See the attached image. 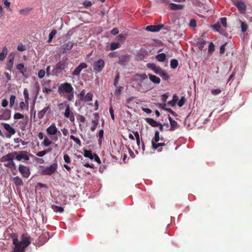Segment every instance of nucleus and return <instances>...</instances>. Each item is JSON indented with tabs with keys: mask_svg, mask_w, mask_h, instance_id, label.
I'll return each mask as SVG.
<instances>
[{
	"mask_svg": "<svg viewBox=\"0 0 252 252\" xmlns=\"http://www.w3.org/2000/svg\"><path fill=\"white\" fill-rule=\"evenodd\" d=\"M123 89V87L122 86L118 87V88L115 91V94H117V95L120 94H121Z\"/></svg>",
	"mask_w": 252,
	"mask_h": 252,
	"instance_id": "obj_61",
	"label": "nucleus"
},
{
	"mask_svg": "<svg viewBox=\"0 0 252 252\" xmlns=\"http://www.w3.org/2000/svg\"><path fill=\"white\" fill-rule=\"evenodd\" d=\"M4 129L7 131V133L5 135V137L8 138H10L12 135H14L16 133L15 129L12 127L9 124L7 123H2L0 124Z\"/></svg>",
	"mask_w": 252,
	"mask_h": 252,
	"instance_id": "obj_8",
	"label": "nucleus"
},
{
	"mask_svg": "<svg viewBox=\"0 0 252 252\" xmlns=\"http://www.w3.org/2000/svg\"><path fill=\"white\" fill-rule=\"evenodd\" d=\"M169 120L171 125L170 129L171 130H174L177 129L178 126L177 123L173 120L170 116H169Z\"/></svg>",
	"mask_w": 252,
	"mask_h": 252,
	"instance_id": "obj_27",
	"label": "nucleus"
},
{
	"mask_svg": "<svg viewBox=\"0 0 252 252\" xmlns=\"http://www.w3.org/2000/svg\"><path fill=\"white\" fill-rule=\"evenodd\" d=\"M51 141L47 137H46L44 138L43 141L42 143V144L45 147L49 146L51 144Z\"/></svg>",
	"mask_w": 252,
	"mask_h": 252,
	"instance_id": "obj_40",
	"label": "nucleus"
},
{
	"mask_svg": "<svg viewBox=\"0 0 252 252\" xmlns=\"http://www.w3.org/2000/svg\"><path fill=\"white\" fill-rule=\"evenodd\" d=\"M151 144L153 150L155 151L158 149V130L155 131V136L151 139Z\"/></svg>",
	"mask_w": 252,
	"mask_h": 252,
	"instance_id": "obj_18",
	"label": "nucleus"
},
{
	"mask_svg": "<svg viewBox=\"0 0 252 252\" xmlns=\"http://www.w3.org/2000/svg\"><path fill=\"white\" fill-rule=\"evenodd\" d=\"M51 112V108L49 105L47 106L41 111H39L37 113V117L39 119H42L46 113H50Z\"/></svg>",
	"mask_w": 252,
	"mask_h": 252,
	"instance_id": "obj_19",
	"label": "nucleus"
},
{
	"mask_svg": "<svg viewBox=\"0 0 252 252\" xmlns=\"http://www.w3.org/2000/svg\"><path fill=\"white\" fill-rule=\"evenodd\" d=\"M56 87L54 86L53 87V89L48 88L47 87H43L42 89V92L43 93L46 94H49L53 91V89H55Z\"/></svg>",
	"mask_w": 252,
	"mask_h": 252,
	"instance_id": "obj_46",
	"label": "nucleus"
},
{
	"mask_svg": "<svg viewBox=\"0 0 252 252\" xmlns=\"http://www.w3.org/2000/svg\"><path fill=\"white\" fill-rule=\"evenodd\" d=\"M74 46V43L71 41H68L66 42H64L61 46V52L62 54H66L69 51L71 50Z\"/></svg>",
	"mask_w": 252,
	"mask_h": 252,
	"instance_id": "obj_9",
	"label": "nucleus"
},
{
	"mask_svg": "<svg viewBox=\"0 0 252 252\" xmlns=\"http://www.w3.org/2000/svg\"><path fill=\"white\" fill-rule=\"evenodd\" d=\"M241 27L242 29V32H244L248 29V25L244 22H241Z\"/></svg>",
	"mask_w": 252,
	"mask_h": 252,
	"instance_id": "obj_48",
	"label": "nucleus"
},
{
	"mask_svg": "<svg viewBox=\"0 0 252 252\" xmlns=\"http://www.w3.org/2000/svg\"><path fill=\"white\" fill-rule=\"evenodd\" d=\"M120 79V73L119 72H118L117 75L115 76L114 82V85L116 87L118 85V81Z\"/></svg>",
	"mask_w": 252,
	"mask_h": 252,
	"instance_id": "obj_52",
	"label": "nucleus"
},
{
	"mask_svg": "<svg viewBox=\"0 0 252 252\" xmlns=\"http://www.w3.org/2000/svg\"><path fill=\"white\" fill-rule=\"evenodd\" d=\"M169 7L171 9L173 10H180L183 9L184 7V5L171 3L169 4Z\"/></svg>",
	"mask_w": 252,
	"mask_h": 252,
	"instance_id": "obj_26",
	"label": "nucleus"
},
{
	"mask_svg": "<svg viewBox=\"0 0 252 252\" xmlns=\"http://www.w3.org/2000/svg\"><path fill=\"white\" fill-rule=\"evenodd\" d=\"M130 56L128 55H122L119 57L118 63L121 65H125L129 62Z\"/></svg>",
	"mask_w": 252,
	"mask_h": 252,
	"instance_id": "obj_12",
	"label": "nucleus"
},
{
	"mask_svg": "<svg viewBox=\"0 0 252 252\" xmlns=\"http://www.w3.org/2000/svg\"><path fill=\"white\" fill-rule=\"evenodd\" d=\"M103 133H104V131L103 129H101L99 130V132H98V137H99V143L100 144L101 142V139L102 138L103 136Z\"/></svg>",
	"mask_w": 252,
	"mask_h": 252,
	"instance_id": "obj_60",
	"label": "nucleus"
},
{
	"mask_svg": "<svg viewBox=\"0 0 252 252\" xmlns=\"http://www.w3.org/2000/svg\"><path fill=\"white\" fill-rule=\"evenodd\" d=\"M178 65V61L176 59H172L170 62L171 68H176Z\"/></svg>",
	"mask_w": 252,
	"mask_h": 252,
	"instance_id": "obj_34",
	"label": "nucleus"
},
{
	"mask_svg": "<svg viewBox=\"0 0 252 252\" xmlns=\"http://www.w3.org/2000/svg\"><path fill=\"white\" fill-rule=\"evenodd\" d=\"M87 64L85 63H81L73 71L72 75H79L81 70L87 67Z\"/></svg>",
	"mask_w": 252,
	"mask_h": 252,
	"instance_id": "obj_16",
	"label": "nucleus"
},
{
	"mask_svg": "<svg viewBox=\"0 0 252 252\" xmlns=\"http://www.w3.org/2000/svg\"><path fill=\"white\" fill-rule=\"evenodd\" d=\"M52 208L55 212L63 213V208L62 207L56 205H52Z\"/></svg>",
	"mask_w": 252,
	"mask_h": 252,
	"instance_id": "obj_33",
	"label": "nucleus"
},
{
	"mask_svg": "<svg viewBox=\"0 0 252 252\" xmlns=\"http://www.w3.org/2000/svg\"><path fill=\"white\" fill-rule=\"evenodd\" d=\"M56 33L57 31L56 30H53L49 33V37L53 38Z\"/></svg>",
	"mask_w": 252,
	"mask_h": 252,
	"instance_id": "obj_64",
	"label": "nucleus"
},
{
	"mask_svg": "<svg viewBox=\"0 0 252 252\" xmlns=\"http://www.w3.org/2000/svg\"><path fill=\"white\" fill-rule=\"evenodd\" d=\"M51 151L50 149H47V150H44L40 152H38L36 154V155L39 157H42L46 155L48 152Z\"/></svg>",
	"mask_w": 252,
	"mask_h": 252,
	"instance_id": "obj_41",
	"label": "nucleus"
},
{
	"mask_svg": "<svg viewBox=\"0 0 252 252\" xmlns=\"http://www.w3.org/2000/svg\"><path fill=\"white\" fill-rule=\"evenodd\" d=\"M212 28L217 32H219L220 28V23H217L212 26Z\"/></svg>",
	"mask_w": 252,
	"mask_h": 252,
	"instance_id": "obj_51",
	"label": "nucleus"
},
{
	"mask_svg": "<svg viewBox=\"0 0 252 252\" xmlns=\"http://www.w3.org/2000/svg\"><path fill=\"white\" fill-rule=\"evenodd\" d=\"M120 47V44L118 42H114L110 44V50H114Z\"/></svg>",
	"mask_w": 252,
	"mask_h": 252,
	"instance_id": "obj_37",
	"label": "nucleus"
},
{
	"mask_svg": "<svg viewBox=\"0 0 252 252\" xmlns=\"http://www.w3.org/2000/svg\"><path fill=\"white\" fill-rule=\"evenodd\" d=\"M189 26L190 27L194 28L196 26V22L195 20L192 19L190 21Z\"/></svg>",
	"mask_w": 252,
	"mask_h": 252,
	"instance_id": "obj_63",
	"label": "nucleus"
},
{
	"mask_svg": "<svg viewBox=\"0 0 252 252\" xmlns=\"http://www.w3.org/2000/svg\"><path fill=\"white\" fill-rule=\"evenodd\" d=\"M158 32H160V34H161V33H166L168 31L167 29L164 28V25H158Z\"/></svg>",
	"mask_w": 252,
	"mask_h": 252,
	"instance_id": "obj_35",
	"label": "nucleus"
},
{
	"mask_svg": "<svg viewBox=\"0 0 252 252\" xmlns=\"http://www.w3.org/2000/svg\"><path fill=\"white\" fill-rule=\"evenodd\" d=\"M13 63L14 61L8 60L6 64V69L11 71L13 66Z\"/></svg>",
	"mask_w": 252,
	"mask_h": 252,
	"instance_id": "obj_36",
	"label": "nucleus"
},
{
	"mask_svg": "<svg viewBox=\"0 0 252 252\" xmlns=\"http://www.w3.org/2000/svg\"><path fill=\"white\" fill-rule=\"evenodd\" d=\"M17 49L19 51H24L26 50V48L23 44L20 43L17 46Z\"/></svg>",
	"mask_w": 252,
	"mask_h": 252,
	"instance_id": "obj_55",
	"label": "nucleus"
},
{
	"mask_svg": "<svg viewBox=\"0 0 252 252\" xmlns=\"http://www.w3.org/2000/svg\"><path fill=\"white\" fill-rule=\"evenodd\" d=\"M84 156L91 159H94V154H93L91 151L87 150L84 151Z\"/></svg>",
	"mask_w": 252,
	"mask_h": 252,
	"instance_id": "obj_31",
	"label": "nucleus"
},
{
	"mask_svg": "<svg viewBox=\"0 0 252 252\" xmlns=\"http://www.w3.org/2000/svg\"><path fill=\"white\" fill-rule=\"evenodd\" d=\"M146 30L147 31L151 32H158V25H150L146 27Z\"/></svg>",
	"mask_w": 252,
	"mask_h": 252,
	"instance_id": "obj_30",
	"label": "nucleus"
},
{
	"mask_svg": "<svg viewBox=\"0 0 252 252\" xmlns=\"http://www.w3.org/2000/svg\"><path fill=\"white\" fill-rule=\"evenodd\" d=\"M16 97L14 95H11L10 97V106L11 107L13 106L15 103Z\"/></svg>",
	"mask_w": 252,
	"mask_h": 252,
	"instance_id": "obj_54",
	"label": "nucleus"
},
{
	"mask_svg": "<svg viewBox=\"0 0 252 252\" xmlns=\"http://www.w3.org/2000/svg\"><path fill=\"white\" fill-rule=\"evenodd\" d=\"M85 90H83L82 91H81V92H80L79 95L80 100H83V99L85 96Z\"/></svg>",
	"mask_w": 252,
	"mask_h": 252,
	"instance_id": "obj_62",
	"label": "nucleus"
},
{
	"mask_svg": "<svg viewBox=\"0 0 252 252\" xmlns=\"http://www.w3.org/2000/svg\"><path fill=\"white\" fill-rule=\"evenodd\" d=\"M158 75L164 80H167L169 79V76L168 73L165 70L158 67Z\"/></svg>",
	"mask_w": 252,
	"mask_h": 252,
	"instance_id": "obj_22",
	"label": "nucleus"
},
{
	"mask_svg": "<svg viewBox=\"0 0 252 252\" xmlns=\"http://www.w3.org/2000/svg\"><path fill=\"white\" fill-rule=\"evenodd\" d=\"M93 95L91 93H88L86 95H85L84 100H85L86 102L88 101H91L92 100Z\"/></svg>",
	"mask_w": 252,
	"mask_h": 252,
	"instance_id": "obj_38",
	"label": "nucleus"
},
{
	"mask_svg": "<svg viewBox=\"0 0 252 252\" xmlns=\"http://www.w3.org/2000/svg\"><path fill=\"white\" fill-rule=\"evenodd\" d=\"M146 122L153 126H158V122L152 118H148L146 119Z\"/></svg>",
	"mask_w": 252,
	"mask_h": 252,
	"instance_id": "obj_32",
	"label": "nucleus"
},
{
	"mask_svg": "<svg viewBox=\"0 0 252 252\" xmlns=\"http://www.w3.org/2000/svg\"><path fill=\"white\" fill-rule=\"evenodd\" d=\"M57 163H54L50 166L47 167L43 169L41 171V173L43 175H51L57 170Z\"/></svg>",
	"mask_w": 252,
	"mask_h": 252,
	"instance_id": "obj_6",
	"label": "nucleus"
},
{
	"mask_svg": "<svg viewBox=\"0 0 252 252\" xmlns=\"http://www.w3.org/2000/svg\"><path fill=\"white\" fill-rule=\"evenodd\" d=\"M168 96H169L168 93L164 94L161 95V100H162L163 103H158L159 107H160L163 109L165 108L164 107L166 105V104L165 102L166 101L167 99L168 98Z\"/></svg>",
	"mask_w": 252,
	"mask_h": 252,
	"instance_id": "obj_21",
	"label": "nucleus"
},
{
	"mask_svg": "<svg viewBox=\"0 0 252 252\" xmlns=\"http://www.w3.org/2000/svg\"><path fill=\"white\" fill-rule=\"evenodd\" d=\"M104 66V62L102 59H99L94 63L93 67L94 70L97 72H100L102 70Z\"/></svg>",
	"mask_w": 252,
	"mask_h": 252,
	"instance_id": "obj_11",
	"label": "nucleus"
},
{
	"mask_svg": "<svg viewBox=\"0 0 252 252\" xmlns=\"http://www.w3.org/2000/svg\"><path fill=\"white\" fill-rule=\"evenodd\" d=\"M18 170L22 177L25 178H28L31 174L29 167L21 164L19 165Z\"/></svg>",
	"mask_w": 252,
	"mask_h": 252,
	"instance_id": "obj_7",
	"label": "nucleus"
},
{
	"mask_svg": "<svg viewBox=\"0 0 252 252\" xmlns=\"http://www.w3.org/2000/svg\"><path fill=\"white\" fill-rule=\"evenodd\" d=\"M46 132L49 135H55L58 132V128L54 123H52L47 129Z\"/></svg>",
	"mask_w": 252,
	"mask_h": 252,
	"instance_id": "obj_14",
	"label": "nucleus"
},
{
	"mask_svg": "<svg viewBox=\"0 0 252 252\" xmlns=\"http://www.w3.org/2000/svg\"><path fill=\"white\" fill-rule=\"evenodd\" d=\"M13 181L16 187L22 186L24 185L23 181L18 176L14 177L13 179Z\"/></svg>",
	"mask_w": 252,
	"mask_h": 252,
	"instance_id": "obj_25",
	"label": "nucleus"
},
{
	"mask_svg": "<svg viewBox=\"0 0 252 252\" xmlns=\"http://www.w3.org/2000/svg\"><path fill=\"white\" fill-rule=\"evenodd\" d=\"M135 77H137L136 80L139 83H144L145 89H148L150 88L148 84H150V82L148 81L147 75L145 73L136 74Z\"/></svg>",
	"mask_w": 252,
	"mask_h": 252,
	"instance_id": "obj_5",
	"label": "nucleus"
},
{
	"mask_svg": "<svg viewBox=\"0 0 252 252\" xmlns=\"http://www.w3.org/2000/svg\"><path fill=\"white\" fill-rule=\"evenodd\" d=\"M63 159L64 161L67 163H70L71 162V159L69 156L67 154H65L63 156Z\"/></svg>",
	"mask_w": 252,
	"mask_h": 252,
	"instance_id": "obj_59",
	"label": "nucleus"
},
{
	"mask_svg": "<svg viewBox=\"0 0 252 252\" xmlns=\"http://www.w3.org/2000/svg\"><path fill=\"white\" fill-rule=\"evenodd\" d=\"M45 74V71L43 69H40L38 72V77L40 79H42L44 77Z\"/></svg>",
	"mask_w": 252,
	"mask_h": 252,
	"instance_id": "obj_50",
	"label": "nucleus"
},
{
	"mask_svg": "<svg viewBox=\"0 0 252 252\" xmlns=\"http://www.w3.org/2000/svg\"><path fill=\"white\" fill-rule=\"evenodd\" d=\"M221 24L223 27L226 28L227 27V19L225 17H223L220 19Z\"/></svg>",
	"mask_w": 252,
	"mask_h": 252,
	"instance_id": "obj_58",
	"label": "nucleus"
},
{
	"mask_svg": "<svg viewBox=\"0 0 252 252\" xmlns=\"http://www.w3.org/2000/svg\"><path fill=\"white\" fill-rule=\"evenodd\" d=\"M149 78L150 81L155 83H158V78L156 76L149 74Z\"/></svg>",
	"mask_w": 252,
	"mask_h": 252,
	"instance_id": "obj_47",
	"label": "nucleus"
},
{
	"mask_svg": "<svg viewBox=\"0 0 252 252\" xmlns=\"http://www.w3.org/2000/svg\"><path fill=\"white\" fill-rule=\"evenodd\" d=\"M215 51V45L213 42H210L208 47V53L211 54Z\"/></svg>",
	"mask_w": 252,
	"mask_h": 252,
	"instance_id": "obj_44",
	"label": "nucleus"
},
{
	"mask_svg": "<svg viewBox=\"0 0 252 252\" xmlns=\"http://www.w3.org/2000/svg\"><path fill=\"white\" fill-rule=\"evenodd\" d=\"M11 237L13 240V244L14 245L13 252H25V249L31 244L29 238L25 234L21 236V240L19 241L16 233H12Z\"/></svg>",
	"mask_w": 252,
	"mask_h": 252,
	"instance_id": "obj_1",
	"label": "nucleus"
},
{
	"mask_svg": "<svg viewBox=\"0 0 252 252\" xmlns=\"http://www.w3.org/2000/svg\"><path fill=\"white\" fill-rule=\"evenodd\" d=\"M186 99L185 96H182L177 104L179 107H182L185 103Z\"/></svg>",
	"mask_w": 252,
	"mask_h": 252,
	"instance_id": "obj_43",
	"label": "nucleus"
},
{
	"mask_svg": "<svg viewBox=\"0 0 252 252\" xmlns=\"http://www.w3.org/2000/svg\"><path fill=\"white\" fill-rule=\"evenodd\" d=\"M66 60H67V59H66L65 60H63L60 61L56 64V69L58 71H59L60 72L61 71L63 70L65 68V67L67 64Z\"/></svg>",
	"mask_w": 252,
	"mask_h": 252,
	"instance_id": "obj_20",
	"label": "nucleus"
},
{
	"mask_svg": "<svg viewBox=\"0 0 252 252\" xmlns=\"http://www.w3.org/2000/svg\"><path fill=\"white\" fill-rule=\"evenodd\" d=\"M221 91L220 89H214L211 91V94L213 95H217L220 94Z\"/></svg>",
	"mask_w": 252,
	"mask_h": 252,
	"instance_id": "obj_57",
	"label": "nucleus"
},
{
	"mask_svg": "<svg viewBox=\"0 0 252 252\" xmlns=\"http://www.w3.org/2000/svg\"><path fill=\"white\" fill-rule=\"evenodd\" d=\"M23 94L24 96L25 102L28 104V100L29 99V94L27 89L26 88L24 89L23 92Z\"/></svg>",
	"mask_w": 252,
	"mask_h": 252,
	"instance_id": "obj_39",
	"label": "nucleus"
},
{
	"mask_svg": "<svg viewBox=\"0 0 252 252\" xmlns=\"http://www.w3.org/2000/svg\"><path fill=\"white\" fill-rule=\"evenodd\" d=\"M11 117V110L4 109L0 114V120H8Z\"/></svg>",
	"mask_w": 252,
	"mask_h": 252,
	"instance_id": "obj_13",
	"label": "nucleus"
},
{
	"mask_svg": "<svg viewBox=\"0 0 252 252\" xmlns=\"http://www.w3.org/2000/svg\"><path fill=\"white\" fill-rule=\"evenodd\" d=\"M166 56L164 53L158 54V62H163L166 61Z\"/></svg>",
	"mask_w": 252,
	"mask_h": 252,
	"instance_id": "obj_42",
	"label": "nucleus"
},
{
	"mask_svg": "<svg viewBox=\"0 0 252 252\" xmlns=\"http://www.w3.org/2000/svg\"><path fill=\"white\" fill-rule=\"evenodd\" d=\"M14 157L12 153H9L5 156H2L0 158V161L1 162L4 163V165L6 167H13L14 168L15 167L16 164L14 162Z\"/></svg>",
	"mask_w": 252,
	"mask_h": 252,
	"instance_id": "obj_3",
	"label": "nucleus"
},
{
	"mask_svg": "<svg viewBox=\"0 0 252 252\" xmlns=\"http://www.w3.org/2000/svg\"><path fill=\"white\" fill-rule=\"evenodd\" d=\"M7 54V49L5 46H4L2 50L1 53H0V61H2L5 58Z\"/></svg>",
	"mask_w": 252,
	"mask_h": 252,
	"instance_id": "obj_28",
	"label": "nucleus"
},
{
	"mask_svg": "<svg viewBox=\"0 0 252 252\" xmlns=\"http://www.w3.org/2000/svg\"><path fill=\"white\" fill-rule=\"evenodd\" d=\"M77 120L79 123H84L86 121L85 117L81 115H78Z\"/></svg>",
	"mask_w": 252,
	"mask_h": 252,
	"instance_id": "obj_56",
	"label": "nucleus"
},
{
	"mask_svg": "<svg viewBox=\"0 0 252 252\" xmlns=\"http://www.w3.org/2000/svg\"><path fill=\"white\" fill-rule=\"evenodd\" d=\"M94 119L92 120V123L93 124V126L91 127V130L92 131H94L98 124L99 123V115L98 113H94Z\"/></svg>",
	"mask_w": 252,
	"mask_h": 252,
	"instance_id": "obj_17",
	"label": "nucleus"
},
{
	"mask_svg": "<svg viewBox=\"0 0 252 252\" xmlns=\"http://www.w3.org/2000/svg\"><path fill=\"white\" fill-rule=\"evenodd\" d=\"M16 69L19 71L20 73L25 77L28 78V74L26 73L27 71V67L24 66L23 63H20L16 65Z\"/></svg>",
	"mask_w": 252,
	"mask_h": 252,
	"instance_id": "obj_15",
	"label": "nucleus"
},
{
	"mask_svg": "<svg viewBox=\"0 0 252 252\" xmlns=\"http://www.w3.org/2000/svg\"><path fill=\"white\" fill-rule=\"evenodd\" d=\"M24 118L23 115L20 113H16L14 115V119H21Z\"/></svg>",
	"mask_w": 252,
	"mask_h": 252,
	"instance_id": "obj_53",
	"label": "nucleus"
},
{
	"mask_svg": "<svg viewBox=\"0 0 252 252\" xmlns=\"http://www.w3.org/2000/svg\"><path fill=\"white\" fill-rule=\"evenodd\" d=\"M58 91L60 94H63L64 93L69 94L73 92V88L70 83L65 82L62 84L59 87Z\"/></svg>",
	"mask_w": 252,
	"mask_h": 252,
	"instance_id": "obj_4",
	"label": "nucleus"
},
{
	"mask_svg": "<svg viewBox=\"0 0 252 252\" xmlns=\"http://www.w3.org/2000/svg\"><path fill=\"white\" fill-rule=\"evenodd\" d=\"M235 5L241 12H244L246 11V6L243 2H238Z\"/></svg>",
	"mask_w": 252,
	"mask_h": 252,
	"instance_id": "obj_23",
	"label": "nucleus"
},
{
	"mask_svg": "<svg viewBox=\"0 0 252 252\" xmlns=\"http://www.w3.org/2000/svg\"><path fill=\"white\" fill-rule=\"evenodd\" d=\"M147 66L148 67H150V68H152V69H153L154 72L156 74H158V68H156L155 64H152V63H148L147 64Z\"/></svg>",
	"mask_w": 252,
	"mask_h": 252,
	"instance_id": "obj_49",
	"label": "nucleus"
},
{
	"mask_svg": "<svg viewBox=\"0 0 252 252\" xmlns=\"http://www.w3.org/2000/svg\"><path fill=\"white\" fill-rule=\"evenodd\" d=\"M70 138L71 139L73 140L77 145H78L79 146L81 145V141L80 140V139L78 138H77V137H75L73 135H71L70 136Z\"/></svg>",
	"mask_w": 252,
	"mask_h": 252,
	"instance_id": "obj_45",
	"label": "nucleus"
},
{
	"mask_svg": "<svg viewBox=\"0 0 252 252\" xmlns=\"http://www.w3.org/2000/svg\"><path fill=\"white\" fill-rule=\"evenodd\" d=\"M64 116L65 118H68L71 122L74 123L75 118L73 112L70 110V107L68 104L66 106Z\"/></svg>",
	"mask_w": 252,
	"mask_h": 252,
	"instance_id": "obj_10",
	"label": "nucleus"
},
{
	"mask_svg": "<svg viewBox=\"0 0 252 252\" xmlns=\"http://www.w3.org/2000/svg\"><path fill=\"white\" fill-rule=\"evenodd\" d=\"M12 153L14 159L18 161H22L23 162H27L30 160V157L33 156L32 155L29 154L25 151H15Z\"/></svg>",
	"mask_w": 252,
	"mask_h": 252,
	"instance_id": "obj_2",
	"label": "nucleus"
},
{
	"mask_svg": "<svg viewBox=\"0 0 252 252\" xmlns=\"http://www.w3.org/2000/svg\"><path fill=\"white\" fill-rule=\"evenodd\" d=\"M206 41L203 38H200L197 42V44L198 46L199 49L201 50L204 48V45L206 44Z\"/></svg>",
	"mask_w": 252,
	"mask_h": 252,
	"instance_id": "obj_29",
	"label": "nucleus"
},
{
	"mask_svg": "<svg viewBox=\"0 0 252 252\" xmlns=\"http://www.w3.org/2000/svg\"><path fill=\"white\" fill-rule=\"evenodd\" d=\"M179 100V97L177 94H174L172 100L167 102V104L172 107L175 106Z\"/></svg>",
	"mask_w": 252,
	"mask_h": 252,
	"instance_id": "obj_24",
	"label": "nucleus"
}]
</instances>
